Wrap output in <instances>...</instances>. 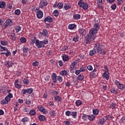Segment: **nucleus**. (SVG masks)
Wrapping results in <instances>:
<instances>
[{
    "label": "nucleus",
    "mask_w": 125,
    "mask_h": 125,
    "mask_svg": "<svg viewBox=\"0 0 125 125\" xmlns=\"http://www.w3.org/2000/svg\"><path fill=\"white\" fill-rule=\"evenodd\" d=\"M36 45L38 48H42V47H44V44H47L48 43V40H43L42 41H40V40H36Z\"/></svg>",
    "instance_id": "nucleus-1"
},
{
    "label": "nucleus",
    "mask_w": 125,
    "mask_h": 125,
    "mask_svg": "<svg viewBox=\"0 0 125 125\" xmlns=\"http://www.w3.org/2000/svg\"><path fill=\"white\" fill-rule=\"evenodd\" d=\"M95 48L97 49L98 54H102V55H105L106 54V51L101 48V46H100L99 43H97L95 44Z\"/></svg>",
    "instance_id": "nucleus-2"
},
{
    "label": "nucleus",
    "mask_w": 125,
    "mask_h": 125,
    "mask_svg": "<svg viewBox=\"0 0 125 125\" xmlns=\"http://www.w3.org/2000/svg\"><path fill=\"white\" fill-rule=\"evenodd\" d=\"M78 4L79 7H82L84 10H86L88 8V4L83 1V0H80L78 1Z\"/></svg>",
    "instance_id": "nucleus-3"
},
{
    "label": "nucleus",
    "mask_w": 125,
    "mask_h": 125,
    "mask_svg": "<svg viewBox=\"0 0 125 125\" xmlns=\"http://www.w3.org/2000/svg\"><path fill=\"white\" fill-rule=\"evenodd\" d=\"M95 40V35L93 36L91 35L88 34L85 37V40L86 42V43H88L90 41H94Z\"/></svg>",
    "instance_id": "nucleus-4"
},
{
    "label": "nucleus",
    "mask_w": 125,
    "mask_h": 125,
    "mask_svg": "<svg viewBox=\"0 0 125 125\" xmlns=\"http://www.w3.org/2000/svg\"><path fill=\"white\" fill-rule=\"evenodd\" d=\"M97 32L98 30L97 29H95L94 28H91V30L89 31V34L93 37L95 36V38H96V34H97Z\"/></svg>",
    "instance_id": "nucleus-5"
},
{
    "label": "nucleus",
    "mask_w": 125,
    "mask_h": 125,
    "mask_svg": "<svg viewBox=\"0 0 125 125\" xmlns=\"http://www.w3.org/2000/svg\"><path fill=\"white\" fill-rule=\"evenodd\" d=\"M47 5V1L46 0H41L40 3V7L41 8H43L44 6H46Z\"/></svg>",
    "instance_id": "nucleus-6"
},
{
    "label": "nucleus",
    "mask_w": 125,
    "mask_h": 125,
    "mask_svg": "<svg viewBox=\"0 0 125 125\" xmlns=\"http://www.w3.org/2000/svg\"><path fill=\"white\" fill-rule=\"evenodd\" d=\"M44 23H46V22H48L49 23H51L53 22V19L50 16L46 17L44 18L43 21Z\"/></svg>",
    "instance_id": "nucleus-7"
},
{
    "label": "nucleus",
    "mask_w": 125,
    "mask_h": 125,
    "mask_svg": "<svg viewBox=\"0 0 125 125\" xmlns=\"http://www.w3.org/2000/svg\"><path fill=\"white\" fill-rule=\"evenodd\" d=\"M37 17L39 18V19H41L43 17V13L41 10H39L37 12Z\"/></svg>",
    "instance_id": "nucleus-8"
},
{
    "label": "nucleus",
    "mask_w": 125,
    "mask_h": 125,
    "mask_svg": "<svg viewBox=\"0 0 125 125\" xmlns=\"http://www.w3.org/2000/svg\"><path fill=\"white\" fill-rule=\"evenodd\" d=\"M2 50H1V51H6L7 52L6 53H5V56H6L7 57H8V56H9V55H11V53H10V51H9L8 50H7V48H6V47H4V48H3V49H2Z\"/></svg>",
    "instance_id": "nucleus-9"
},
{
    "label": "nucleus",
    "mask_w": 125,
    "mask_h": 125,
    "mask_svg": "<svg viewBox=\"0 0 125 125\" xmlns=\"http://www.w3.org/2000/svg\"><path fill=\"white\" fill-rule=\"evenodd\" d=\"M78 32L80 35H82V36H85L86 34V31L83 28H80Z\"/></svg>",
    "instance_id": "nucleus-10"
},
{
    "label": "nucleus",
    "mask_w": 125,
    "mask_h": 125,
    "mask_svg": "<svg viewBox=\"0 0 125 125\" xmlns=\"http://www.w3.org/2000/svg\"><path fill=\"white\" fill-rule=\"evenodd\" d=\"M57 75H56V74H55V73H52L51 78L54 83H57Z\"/></svg>",
    "instance_id": "nucleus-11"
},
{
    "label": "nucleus",
    "mask_w": 125,
    "mask_h": 125,
    "mask_svg": "<svg viewBox=\"0 0 125 125\" xmlns=\"http://www.w3.org/2000/svg\"><path fill=\"white\" fill-rule=\"evenodd\" d=\"M11 24H12V21L10 20H7L6 21V24H5V28L7 27H9L11 26Z\"/></svg>",
    "instance_id": "nucleus-12"
},
{
    "label": "nucleus",
    "mask_w": 125,
    "mask_h": 125,
    "mask_svg": "<svg viewBox=\"0 0 125 125\" xmlns=\"http://www.w3.org/2000/svg\"><path fill=\"white\" fill-rule=\"evenodd\" d=\"M103 78H105L107 81H109V72H104L103 75Z\"/></svg>",
    "instance_id": "nucleus-13"
},
{
    "label": "nucleus",
    "mask_w": 125,
    "mask_h": 125,
    "mask_svg": "<svg viewBox=\"0 0 125 125\" xmlns=\"http://www.w3.org/2000/svg\"><path fill=\"white\" fill-rule=\"evenodd\" d=\"M40 34L41 35V36L42 37L43 36H46V35H47L48 33L47 32V30H46V29H43L42 32H40Z\"/></svg>",
    "instance_id": "nucleus-14"
},
{
    "label": "nucleus",
    "mask_w": 125,
    "mask_h": 125,
    "mask_svg": "<svg viewBox=\"0 0 125 125\" xmlns=\"http://www.w3.org/2000/svg\"><path fill=\"white\" fill-rule=\"evenodd\" d=\"M95 47L91 50L89 52L90 56H93L95 53H96V50H95Z\"/></svg>",
    "instance_id": "nucleus-15"
},
{
    "label": "nucleus",
    "mask_w": 125,
    "mask_h": 125,
    "mask_svg": "<svg viewBox=\"0 0 125 125\" xmlns=\"http://www.w3.org/2000/svg\"><path fill=\"white\" fill-rule=\"evenodd\" d=\"M62 60H63L65 62L68 61V60H69V56L67 55L63 54L62 55Z\"/></svg>",
    "instance_id": "nucleus-16"
},
{
    "label": "nucleus",
    "mask_w": 125,
    "mask_h": 125,
    "mask_svg": "<svg viewBox=\"0 0 125 125\" xmlns=\"http://www.w3.org/2000/svg\"><path fill=\"white\" fill-rule=\"evenodd\" d=\"M63 7L65 10H68V9L71 8V4L69 3H65L64 4Z\"/></svg>",
    "instance_id": "nucleus-17"
},
{
    "label": "nucleus",
    "mask_w": 125,
    "mask_h": 125,
    "mask_svg": "<svg viewBox=\"0 0 125 125\" xmlns=\"http://www.w3.org/2000/svg\"><path fill=\"white\" fill-rule=\"evenodd\" d=\"M81 19V15L80 14H75L73 15V19L74 20H79Z\"/></svg>",
    "instance_id": "nucleus-18"
},
{
    "label": "nucleus",
    "mask_w": 125,
    "mask_h": 125,
    "mask_svg": "<svg viewBox=\"0 0 125 125\" xmlns=\"http://www.w3.org/2000/svg\"><path fill=\"white\" fill-rule=\"evenodd\" d=\"M60 75L61 76H67L68 75V72L67 70H62L60 72Z\"/></svg>",
    "instance_id": "nucleus-19"
},
{
    "label": "nucleus",
    "mask_w": 125,
    "mask_h": 125,
    "mask_svg": "<svg viewBox=\"0 0 125 125\" xmlns=\"http://www.w3.org/2000/svg\"><path fill=\"white\" fill-rule=\"evenodd\" d=\"M76 27H77V25L75 24H69L68 29H69V30H73V29H75Z\"/></svg>",
    "instance_id": "nucleus-20"
},
{
    "label": "nucleus",
    "mask_w": 125,
    "mask_h": 125,
    "mask_svg": "<svg viewBox=\"0 0 125 125\" xmlns=\"http://www.w3.org/2000/svg\"><path fill=\"white\" fill-rule=\"evenodd\" d=\"M105 122H106L105 118H102L99 121V125H104V124H105Z\"/></svg>",
    "instance_id": "nucleus-21"
},
{
    "label": "nucleus",
    "mask_w": 125,
    "mask_h": 125,
    "mask_svg": "<svg viewBox=\"0 0 125 125\" xmlns=\"http://www.w3.org/2000/svg\"><path fill=\"white\" fill-rule=\"evenodd\" d=\"M55 100L57 102H61V101H62V98L60 97V96H57V97H55Z\"/></svg>",
    "instance_id": "nucleus-22"
},
{
    "label": "nucleus",
    "mask_w": 125,
    "mask_h": 125,
    "mask_svg": "<svg viewBox=\"0 0 125 125\" xmlns=\"http://www.w3.org/2000/svg\"><path fill=\"white\" fill-rule=\"evenodd\" d=\"M5 2L0 1V8H4L5 7Z\"/></svg>",
    "instance_id": "nucleus-23"
},
{
    "label": "nucleus",
    "mask_w": 125,
    "mask_h": 125,
    "mask_svg": "<svg viewBox=\"0 0 125 125\" xmlns=\"http://www.w3.org/2000/svg\"><path fill=\"white\" fill-rule=\"evenodd\" d=\"M29 114L30 116H35L36 115V110L32 109L29 111Z\"/></svg>",
    "instance_id": "nucleus-24"
},
{
    "label": "nucleus",
    "mask_w": 125,
    "mask_h": 125,
    "mask_svg": "<svg viewBox=\"0 0 125 125\" xmlns=\"http://www.w3.org/2000/svg\"><path fill=\"white\" fill-rule=\"evenodd\" d=\"M94 29H95L97 30V31H98L100 28V26L99 25V24L96 23L94 25Z\"/></svg>",
    "instance_id": "nucleus-25"
},
{
    "label": "nucleus",
    "mask_w": 125,
    "mask_h": 125,
    "mask_svg": "<svg viewBox=\"0 0 125 125\" xmlns=\"http://www.w3.org/2000/svg\"><path fill=\"white\" fill-rule=\"evenodd\" d=\"M97 1L98 5H102L104 3V0H97Z\"/></svg>",
    "instance_id": "nucleus-26"
},
{
    "label": "nucleus",
    "mask_w": 125,
    "mask_h": 125,
    "mask_svg": "<svg viewBox=\"0 0 125 125\" xmlns=\"http://www.w3.org/2000/svg\"><path fill=\"white\" fill-rule=\"evenodd\" d=\"M73 42H79V36L76 35L74 37L73 39Z\"/></svg>",
    "instance_id": "nucleus-27"
},
{
    "label": "nucleus",
    "mask_w": 125,
    "mask_h": 125,
    "mask_svg": "<svg viewBox=\"0 0 125 125\" xmlns=\"http://www.w3.org/2000/svg\"><path fill=\"white\" fill-rule=\"evenodd\" d=\"M83 79H84L83 75L82 74L79 75L78 77V81H83Z\"/></svg>",
    "instance_id": "nucleus-28"
},
{
    "label": "nucleus",
    "mask_w": 125,
    "mask_h": 125,
    "mask_svg": "<svg viewBox=\"0 0 125 125\" xmlns=\"http://www.w3.org/2000/svg\"><path fill=\"white\" fill-rule=\"evenodd\" d=\"M111 93H114L115 94H118V91L117 90L115 89V88H112L110 89Z\"/></svg>",
    "instance_id": "nucleus-29"
},
{
    "label": "nucleus",
    "mask_w": 125,
    "mask_h": 125,
    "mask_svg": "<svg viewBox=\"0 0 125 125\" xmlns=\"http://www.w3.org/2000/svg\"><path fill=\"white\" fill-rule=\"evenodd\" d=\"M33 92V88H28L26 89V93L31 94Z\"/></svg>",
    "instance_id": "nucleus-30"
},
{
    "label": "nucleus",
    "mask_w": 125,
    "mask_h": 125,
    "mask_svg": "<svg viewBox=\"0 0 125 125\" xmlns=\"http://www.w3.org/2000/svg\"><path fill=\"white\" fill-rule=\"evenodd\" d=\"M5 65L6 67H7V68H9L12 66V64L10 63V62H6Z\"/></svg>",
    "instance_id": "nucleus-31"
},
{
    "label": "nucleus",
    "mask_w": 125,
    "mask_h": 125,
    "mask_svg": "<svg viewBox=\"0 0 125 125\" xmlns=\"http://www.w3.org/2000/svg\"><path fill=\"white\" fill-rule=\"evenodd\" d=\"M118 87L120 89L124 90L125 89V85L120 83L119 85H118Z\"/></svg>",
    "instance_id": "nucleus-32"
},
{
    "label": "nucleus",
    "mask_w": 125,
    "mask_h": 125,
    "mask_svg": "<svg viewBox=\"0 0 125 125\" xmlns=\"http://www.w3.org/2000/svg\"><path fill=\"white\" fill-rule=\"evenodd\" d=\"M99 113V110L97 109H95L93 110V114L94 115H98V113Z\"/></svg>",
    "instance_id": "nucleus-33"
},
{
    "label": "nucleus",
    "mask_w": 125,
    "mask_h": 125,
    "mask_svg": "<svg viewBox=\"0 0 125 125\" xmlns=\"http://www.w3.org/2000/svg\"><path fill=\"white\" fill-rule=\"evenodd\" d=\"M53 14L54 16H55V17H57V16L59 15V12H58V10H55V11H54Z\"/></svg>",
    "instance_id": "nucleus-34"
},
{
    "label": "nucleus",
    "mask_w": 125,
    "mask_h": 125,
    "mask_svg": "<svg viewBox=\"0 0 125 125\" xmlns=\"http://www.w3.org/2000/svg\"><path fill=\"white\" fill-rule=\"evenodd\" d=\"M83 103V102L81 100H77L76 102V104L77 106H80V105H82V104Z\"/></svg>",
    "instance_id": "nucleus-35"
},
{
    "label": "nucleus",
    "mask_w": 125,
    "mask_h": 125,
    "mask_svg": "<svg viewBox=\"0 0 125 125\" xmlns=\"http://www.w3.org/2000/svg\"><path fill=\"white\" fill-rule=\"evenodd\" d=\"M114 117H113L111 115H107L105 116V119L106 120H107V121H110L111 120V119L113 118Z\"/></svg>",
    "instance_id": "nucleus-36"
},
{
    "label": "nucleus",
    "mask_w": 125,
    "mask_h": 125,
    "mask_svg": "<svg viewBox=\"0 0 125 125\" xmlns=\"http://www.w3.org/2000/svg\"><path fill=\"white\" fill-rule=\"evenodd\" d=\"M49 114H50V116H51V117H54L56 113H55V111L51 110L49 112Z\"/></svg>",
    "instance_id": "nucleus-37"
},
{
    "label": "nucleus",
    "mask_w": 125,
    "mask_h": 125,
    "mask_svg": "<svg viewBox=\"0 0 125 125\" xmlns=\"http://www.w3.org/2000/svg\"><path fill=\"white\" fill-rule=\"evenodd\" d=\"M39 120L43 121L44 120H45V117L43 115H40L39 116Z\"/></svg>",
    "instance_id": "nucleus-38"
},
{
    "label": "nucleus",
    "mask_w": 125,
    "mask_h": 125,
    "mask_svg": "<svg viewBox=\"0 0 125 125\" xmlns=\"http://www.w3.org/2000/svg\"><path fill=\"white\" fill-rule=\"evenodd\" d=\"M20 13H21V11L19 9H17L15 11V14L16 15H20Z\"/></svg>",
    "instance_id": "nucleus-39"
},
{
    "label": "nucleus",
    "mask_w": 125,
    "mask_h": 125,
    "mask_svg": "<svg viewBox=\"0 0 125 125\" xmlns=\"http://www.w3.org/2000/svg\"><path fill=\"white\" fill-rule=\"evenodd\" d=\"M63 3H59L58 4V7L59 9H61L62 8H63Z\"/></svg>",
    "instance_id": "nucleus-40"
},
{
    "label": "nucleus",
    "mask_w": 125,
    "mask_h": 125,
    "mask_svg": "<svg viewBox=\"0 0 125 125\" xmlns=\"http://www.w3.org/2000/svg\"><path fill=\"white\" fill-rule=\"evenodd\" d=\"M8 103V102L5 100H1V104H3V105H5V104H7Z\"/></svg>",
    "instance_id": "nucleus-41"
},
{
    "label": "nucleus",
    "mask_w": 125,
    "mask_h": 125,
    "mask_svg": "<svg viewBox=\"0 0 125 125\" xmlns=\"http://www.w3.org/2000/svg\"><path fill=\"white\" fill-rule=\"evenodd\" d=\"M71 116H72V117L73 118H76L77 117V112L73 111V112H71Z\"/></svg>",
    "instance_id": "nucleus-42"
},
{
    "label": "nucleus",
    "mask_w": 125,
    "mask_h": 125,
    "mask_svg": "<svg viewBox=\"0 0 125 125\" xmlns=\"http://www.w3.org/2000/svg\"><path fill=\"white\" fill-rule=\"evenodd\" d=\"M39 62L36 61L32 63L33 66H35V67H38L39 66Z\"/></svg>",
    "instance_id": "nucleus-43"
},
{
    "label": "nucleus",
    "mask_w": 125,
    "mask_h": 125,
    "mask_svg": "<svg viewBox=\"0 0 125 125\" xmlns=\"http://www.w3.org/2000/svg\"><path fill=\"white\" fill-rule=\"evenodd\" d=\"M58 81L59 83H62V82H63V78H62V77L61 76H59L58 77Z\"/></svg>",
    "instance_id": "nucleus-44"
},
{
    "label": "nucleus",
    "mask_w": 125,
    "mask_h": 125,
    "mask_svg": "<svg viewBox=\"0 0 125 125\" xmlns=\"http://www.w3.org/2000/svg\"><path fill=\"white\" fill-rule=\"evenodd\" d=\"M21 42L24 43V42H27V39H26V38H25L24 37H22L21 40H20Z\"/></svg>",
    "instance_id": "nucleus-45"
},
{
    "label": "nucleus",
    "mask_w": 125,
    "mask_h": 125,
    "mask_svg": "<svg viewBox=\"0 0 125 125\" xmlns=\"http://www.w3.org/2000/svg\"><path fill=\"white\" fill-rule=\"evenodd\" d=\"M0 43L1 45H7V44L8 43L6 41H1Z\"/></svg>",
    "instance_id": "nucleus-46"
},
{
    "label": "nucleus",
    "mask_w": 125,
    "mask_h": 125,
    "mask_svg": "<svg viewBox=\"0 0 125 125\" xmlns=\"http://www.w3.org/2000/svg\"><path fill=\"white\" fill-rule=\"evenodd\" d=\"M11 38L12 41H15L16 40V37H15V34H12L11 35Z\"/></svg>",
    "instance_id": "nucleus-47"
},
{
    "label": "nucleus",
    "mask_w": 125,
    "mask_h": 125,
    "mask_svg": "<svg viewBox=\"0 0 125 125\" xmlns=\"http://www.w3.org/2000/svg\"><path fill=\"white\" fill-rule=\"evenodd\" d=\"M82 118L83 120H87V119H88V115L83 114L82 116Z\"/></svg>",
    "instance_id": "nucleus-48"
},
{
    "label": "nucleus",
    "mask_w": 125,
    "mask_h": 125,
    "mask_svg": "<svg viewBox=\"0 0 125 125\" xmlns=\"http://www.w3.org/2000/svg\"><path fill=\"white\" fill-rule=\"evenodd\" d=\"M38 109L40 111V112H42L43 110L44 109V107H43L42 106H38Z\"/></svg>",
    "instance_id": "nucleus-49"
},
{
    "label": "nucleus",
    "mask_w": 125,
    "mask_h": 125,
    "mask_svg": "<svg viewBox=\"0 0 125 125\" xmlns=\"http://www.w3.org/2000/svg\"><path fill=\"white\" fill-rule=\"evenodd\" d=\"M23 82L24 84H28L29 83V80H28L27 79H24L23 80Z\"/></svg>",
    "instance_id": "nucleus-50"
},
{
    "label": "nucleus",
    "mask_w": 125,
    "mask_h": 125,
    "mask_svg": "<svg viewBox=\"0 0 125 125\" xmlns=\"http://www.w3.org/2000/svg\"><path fill=\"white\" fill-rule=\"evenodd\" d=\"M21 27L19 25L16 27V32H19V31L21 30Z\"/></svg>",
    "instance_id": "nucleus-51"
},
{
    "label": "nucleus",
    "mask_w": 125,
    "mask_h": 125,
    "mask_svg": "<svg viewBox=\"0 0 125 125\" xmlns=\"http://www.w3.org/2000/svg\"><path fill=\"white\" fill-rule=\"evenodd\" d=\"M116 104H111L110 105V108L111 109H115V108H116Z\"/></svg>",
    "instance_id": "nucleus-52"
},
{
    "label": "nucleus",
    "mask_w": 125,
    "mask_h": 125,
    "mask_svg": "<svg viewBox=\"0 0 125 125\" xmlns=\"http://www.w3.org/2000/svg\"><path fill=\"white\" fill-rule=\"evenodd\" d=\"M71 113L72 112L71 111L68 110V111H66L65 115L69 117V116H71Z\"/></svg>",
    "instance_id": "nucleus-53"
},
{
    "label": "nucleus",
    "mask_w": 125,
    "mask_h": 125,
    "mask_svg": "<svg viewBox=\"0 0 125 125\" xmlns=\"http://www.w3.org/2000/svg\"><path fill=\"white\" fill-rule=\"evenodd\" d=\"M28 118L25 117L21 119V122H22V123H25V122H28Z\"/></svg>",
    "instance_id": "nucleus-54"
},
{
    "label": "nucleus",
    "mask_w": 125,
    "mask_h": 125,
    "mask_svg": "<svg viewBox=\"0 0 125 125\" xmlns=\"http://www.w3.org/2000/svg\"><path fill=\"white\" fill-rule=\"evenodd\" d=\"M67 49H68V46H64L62 47V51H65L67 50Z\"/></svg>",
    "instance_id": "nucleus-55"
},
{
    "label": "nucleus",
    "mask_w": 125,
    "mask_h": 125,
    "mask_svg": "<svg viewBox=\"0 0 125 125\" xmlns=\"http://www.w3.org/2000/svg\"><path fill=\"white\" fill-rule=\"evenodd\" d=\"M117 7V6L116 5V4H113L111 5V8L113 9V10H115Z\"/></svg>",
    "instance_id": "nucleus-56"
},
{
    "label": "nucleus",
    "mask_w": 125,
    "mask_h": 125,
    "mask_svg": "<svg viewBox=\"0 0 125 125\" xmlns=\"http://www.w3.org/2000/svg\"><path fill=\"white\" fill-rule=\"evenodd\" d=\"M15 87H16L17 88H21V84H18V83L17 84H15Z\"/></svg>",
    "instance_id": "nucleus-57"
},
{
    "label": "nucleus",
    "mask_w": 125,
    "mask_h": 125,
    "mask_svg": "<svg viewBox=\"0 0 125 125\" xmlns=\"http://www.w3.org/2000/svg\"><path fill=\"white\" fill-rule=\"evenodd\" d=\"M25 104L30 105V104H31V101H30V100H26Z\"/></svg>",
    "instance_id": "nucleus-58"
},
{
    "label": "nucleus",
    "mask_w": 125,
    "mask_h": 125,
    "mask_svg": "<svg viewBox=\"0 0 125 125\" xmlns=\"http://www.w3.org/2000/svg\"><path fill=\"white\" fill-rule=\"evenodd\" d=\"M80 72H85V67H81L80 69Z\"/></svg>",
    "instance_id": "nucleus-59"
},
{
    "label": "nucleus",
    "mask_w": 125,
    "mask_h": 125,
    "mask_svg": "<svg viewBox=\"0 0 125 125\" xmlns=\"http://www.w3.org/2000/svg\"><path fill=\"white\" fill-rule=\"evenodd\" d=\"M23 53H27L28 52V48H23Z\"/></svg>",
    "instance_id": "nucleus-60"
},
{
    "label": "nucleus",
    "mask_w": 125,
    "mask_h": 125,
    "mask_svg": "<svg viewBox=\"0 0 125 125\" xmlns=\"http://www.w3.org/2000/svg\"><path fill=\"white\" fill-rule=\"evenodd\" d=\"M87 68L88 70H89V71H92V70L93 69L92 68V66H91V65H88Z\"/></svg>",
    "instance_id": "nucleus-61"
},
{
    "label": "nucleus",
    "mask_w": 125,
    "mask_h": 125,
    "mask_svg": "<svg viewBox=\"0 0 125 125\" xmlns=\"http://www.w3.org/2000/svg\"><path fill=\"white\" fill-rule=\"evenodd\" d=\"M21 93H22V94H26V93H27V89H22Z\"/></svg>",
    "instance_id": "nucleus-62"
},
{
    "label": "nucleus",
    "mask_w": 125,
    "mask_h": 125,
    "mask_svg": "<svg viewBox=\"0 0 125 125\" xmlns=\"http://www.w3.org/2000/svg\"><path fill=\"white\" fill-rule=\"evenodd\" d=\"M23 112H24L25 113H27V112H29V108H24L23 109Z\"/></svg>",
    "instance_id": "nucleus-63"
},
{
    "label": "nucleus",
    "mask_w": 125,
    "mask_h": 125,
    "mask_svg": "<svg viewBox=\"0 0 125 125\" xmlns=\"http://www.w3.org/2000/svg\"><path fill=\"white\" fill-rule=\"evenodd\" d=\"M64 123L66 125H71V123L70 122V121H64Z\"/></svg>",
    "instance_id": "nucleus-64"
}]
</instances>
